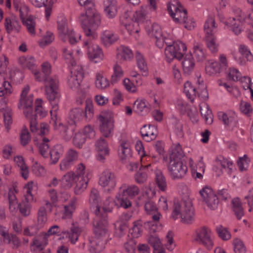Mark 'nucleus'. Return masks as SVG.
Instances as JSON below:
<instances>
[{
	"mask_svg": "<svg viewBox=\"0 0 253 253\" xmlns=\"http://www.w3.org/2000/svg\"><path fill=\"white\" fill-rule=\"evenodd\" d=\"M34 182L31 181L28 182L24 186V189L26 190L24 194L25 200L28 202H33L34 200V195L32 193V191L33 189Z\"/></svg>",
	"mask_w": 253,
	"mask_h": 253,
	"instance_id": "13d9d810",
	"label": "nucleus"
},
{
	"mask_svg": "<svg viewBox=\"0 0 253 253\" xmlns=\"http://www.w3.org/2000/svg\"><path fill=\"white\" fill-rule=\"evenodd\" d=\"M0 111L3 113L4 122L5 127L7 131L10 129V126L12 124V110L10 108L5 106L0 109Z\"/></svg>",
	"mask_w": 253,
	"mask_h": 253,
	"instance_id": "de8ad7c7",
	"label": "nucleus"
},
{
	"mask_svg": "<svg viewBox=\"0 0 253 253\" xmlns=\"http://www.w3.org/2000/svg\"><path fill=\"white\" fill-rule=\"evenodd\" d=\"M118 153L122 161L130 157L131 156V151L129 144L126 141H122L118 148Z\"/></svg>",
	"mask_w": 253,
	"mask_h": 253,
	"instance_id": "c9c22d12",
	"label": "nucleus"
},
{
	"mask_svg": "<svg viewBox=\"0 0 253 253\" xmlns=\"http://www.w3.org/2000/svg\"><path fill=\"white\" fill-rule=\"evenodd\" d=\"M156 182L157 186L162 191H166L167 188V184L166 178L161 171L156 173Z\"/></svg>",
	"mask_w": 253,
	"mask_h": 253,
	"instance_id": "5fc2aeb1",
	"label": "nucleus"
},
{
	"mask_svg": "<svg viewBox=\"0 0 253 253\" xmlns=\"http://www.w3.org/2000/svg\"><path fill=\"white\" fill-rule=\"evenodd\" d=\"M95 85L96 87L99 89H105L109 86V81L100 73H97L96 75Z\"/></svg>",
	"mask_w": 253,
	"mask_h": 253,
	"instance_id": "864d4df0",
	"label": "nucleus"
},
{
	"mask_svg": "<svg viewBox=\"0 0 253 253\" xmlns=\"http://www.w3.org/2000/svg\"><path fill=\"white\" fill-rule=\"evenodd\" d=\"M135 58L137 66L140 71L146 73L148 70V67L143 55L139 51H136Z\"/></svg>",
	"mask_w": 253,
	"mask_h": 253,
	"instance_id": "6e6d98bb",
	"label": "nucleus"
},
{
	"mask_svg": "<svg viewBox=\"0 0 253 253\" xmlns=\"http://www.w3.org/2000/svg\"><path fill=\"white\" fill-rule=\"evenodd\" d=\"M141 220H137L133 223V226L130 229V233L133 238L139 237L142 233L143 225Z\"/></svg>",
	"mask_w": 253,
	"mask_h": 253,
	"instance_id": "603ef678",
	"label": "nucleus"
},
{
	"mask_svg": "<svg viewBox=\"0 0 253 253\" xmlns=\"http://www.w3.org/2000/svg\"><path fill=\"white\" fill-rule=\"evenodd\" d=\"M200 112L201 115L204 119L206 123L207 124H211L212 122V115L211 111L207 107L204 108L201 107Z\"/></svg>",
	"mask_w": 253,
	"mask_h": 253,
	"instance_id": "69168bd1",
	"label": "nucleus"
},
{
	"mask_svg": "<svg viewBox=\"0 0 253 253\" xmlns=\"http://www.w3.org/2000/svg\"><path fill=\"white\" fill-rule=\"evenodd\" d=\"M29 90V85H26L23 88L18 105V108L23 110L25 117H29V115L33 114V95L28 96Z\"/></svg>",
	"mask_w": 253,
	"mask_h": 253,
	"instance_id": "9b49d317",
	"label": "nucleus"
},
{
	"mask_svg": "<svg viewBox=\"0 0 253 253\" xmlns=\"http://www.w3.org/2000/svg\"><path fill=\"white\" fill-rule=\"evenodd\" d=\"M85 142V137L84 135L80 132L76 133L73 138V143L78 148H81Z\"/></svg>",
	"mask_w": 253,
	"mask_h": 253,
	"instance_id": "338daca9",
	"label": "nucleus"
},
{
	"mask_svg": "<svg viewBox=\"0 0 253 253\" xmlns=\"http://www.w3.org/2000/svg\"><path fill=\"white\" fill-rule=\"evenodd\" d=\"M149 6H142L140 9L136 10L133 14L132 20H134L139 24V23H144L149 18Z\"/></svg>",
	"mask_w": 253,
	"mask_h": 253,
	"instance_id": "393cba45",
	"label": "nucleus"
},
{
	"mask_svg": "<svg viewBox=\"0 0 253 253\" xmlns=\"http://www.w3.org/2000/svg\"><path fill=\"white\" fill-rule=\"evenodd\" d=\"M196 236L194 240L201 244L210 250L213 246V242L211 237V230L205 226L197 229L196 230Z\"/></svg>",
	"mask_w": 253,
	"mask_h": 253,
	"instance_id": "2eb2a0df",
	"label": "nucleus"
},
{
	"mask_svg": "<svg viewBox=\"0 0 253 253\" xmlns=\"http://www.w3.org/2000/svg\"><path fill=\"white\" fill-rule=\"evenodd\" d=\"M182 65L184 73L190 74L194 70L195 61L191 54H186L182 62Z\"/></svg>",
	"mask_w": 253,
	"mask_h": 253,
	"instance_id": "72a5a7b5",
	"label": "nucleus"
},
{
	"mask_svg": "<svg viewBox=\"0 0 253 253\" xmlns=\"http://www.w3.org/2000/svg\"><path fill=\"white\" fill-rule=\"evenodd\" d=\"M143 158H141L142 163H143ZM150 166V164L145 166H143V164H142V167H144V168L140 169L139 171H138L135 175V180L137 183L142 184L146 181L147 178V174L146 172L144 171V168H148Z\"/></svg>",
	"mask_w": 253,
	"mask_h": 253,
	"instance_id": "8fccbe9b",
	"label": "nucleus"
},
{
	"mask_svg": "<svg viewBox=\"0 0 253 253\" xmlns=\"http://www.w3.org/2000/svg\"><path fill=\"white\" fill-rule=\"evenodd\" d=\"M144 209L147 214L152 215V219L154 221H159L161 214L158 211V208L152 201H148L145 203Z\"/></svg>",
	"mask_w": 253,
	"mask_h": 253,
	"instance_id": "2f4dec72",
	"label": "nucleus"
},
{
	"mask_svg": "<svg viewBox=\"0 0 253 253\" xmlns=\"http://www.w3.org/2000/svg\"><path fill=\"white\" fill-rule=\"evenodd\" d=\"M77 178L75 177L74 172L69 171L63 175L61 179L62 186L65 189L70 188L73 182H75Z\"/></svg>",
	"mask_w": 253,
	"mask_h": 253,
	"instance_id": "37998d69",
	"label": "nucleus"
},
{
	"mask_svg": "<svg viewBox=\"0 0 253 253\" xmlns=\"http://www.w3.org/2000/svg\"><path fill=\"white\" fill-rule=\"evenodd\" d=\"M84 76L83 68L80 65L74 66L71 69V75L68 79L69 87L79 94H84V92L80 89V84Z\"/></svg>",
	"mask_w": 253,
	"mask_h": 253,
	"instance_id": "9d476101",
	"label": "nucleus"
},
{
	"mask_svg": "<svg viewBox=\"0 0 253 253\" xmlns=\"http://www.w3.org/2000/svg\"><path fill=\"white\" fill-rule=\"evenodd\" d=\"M19 65L23 69H28L31 70L35 75L36 72H40L36 69L35 58L33 57H20L18 59Z\"/></svg>",
	"mask_w": 253,
	"mask_h": 253,
	"instance_id": "bb28decb",
	"label": "nucleus"
},
{
	"mask_svg": "<svg viewBox=\"0 0 253 253\" xmlns=\"http://www.w3.org/2000/svg\"><path fill=\"white\" fill-rule=\"evenodd\" d=\"M42 73L36 72L35 73V78L37 81L44 82V89L46 98L50 103L59 102L60 94L59 92V82L56 76L44 79L41 77Z\"/></svg>",
	"mask_w": 253,
	"mask_h": 253,
	"instance_id": "f03ea898",
	"label": "nucleus"
},
{
	"mask_svg": "<svg viewBox=\"0 0 253 253\" xmlns=\"http://www.w3.org/2000/svg\"><path fill=\"white\" fill-rule=\"evenodd\" d=\"M89 179L87 177L77 178L74 191L76 194H80L87 188Z\"/></svg>",
	"mask_w": 253,
	"mask_h": 253,
	"instance_id": "a19ab883",
	"label": "nucleus"
},
{
	"mask_svg": "<svg viewBox=\"0 0 253 253\" xmlns=\"http://www.w3.org/2000/svg\"><path fill=\"white\" fill-rule=\"evenodd\" d=\"M232 209L238 219H240L244 215L243 208L238 198H234L232 200Z\"/></svg>",
	"mask_w": 253,
	"mask_h": 253,
	"instance_id": "c03bdc74",
	"label": "nucleus"
},
{
	"mask_svg": "<svg viewBox=\"0 0 253 253\" xmlns=\"http://www.w3.org/2000/svg\"><path fill=\"white\" fill-rule=\"evenodd\" d=\"M82 233V228L74 223H72L70 231H67L68 238L71 244H75L78 241Z\"/></svg>",
	"mask_w": 253,
	"mask_h": 253,
	"instance_id": "58836bf2",
	"label": "nucleus"
},
{
	"mask_svg": "<svg viewBox=\"0 0 253 253\" xmlns=\"http://www.w3.org/2000/svg\"><path fill=\"white\" fill-rule=\"evenodd\" d=\"M8 198L9 201V210L11 213H15L18 209L21 214L24 217H27L31 214L32 202H28L24 200L21 201L19 204L18 200L14 194V191L10 189L8 193Z\"/></svg>",
	"mask_w": 253,
	"mask_h": 253,
	"instance_id": "0eeeda50",
	"label": "nucleus"
},
{
	"mask_svg": "<svg viewBox=\"0 0 253 253\" xmlns=\"http://www.w3.org/2000/svg\"><path fill=\"white\" fill-rule=\"evenodd\" d=\"M20 17L22 20L23 25L26 26L28 33L32 36L36 34L35 27L36 22L33 17L30 16L26 18L29 12L28 7L23 5L19 8Z\"/></svg>",
	"mask_w": 253,
	"mask_h": 253,
	"instance_id": "a211bd4d",
	"label": "nucleus"
},
{
	"mask_svg": "<svg viewBox=\"0 0 253 253\" xmlns=\"http://www.w3.org/2000/svg\"><path fill=\"white\" fill-rule=\"evenodd\" d=\"M193 53L198 61L202 62L206 58V55L204 51L202 43L197 42L193 47Z\"/></svg>",
	"mask_w": 253,
	"mask_h": 253,
	"instance_id": "a18cd8bd",
	"label": "nucleus"
},
{
	"mask_svg": "<svg viewBox=\"0 0 253 253\" xmlns=\"http://www.w3.org/2000/svg\"><path fill=\"white\" fill-rule=\"evenodd\" d=\"M185 43L180 41L173 42L165 48V55L168 62H170L173 59H181L186 51Z\"/></svg>",
	"mask_w": 253,
	"mask_h": 253,
	"instance_id": "f8f14e48",
	"label": "nucleus"
},
{
	"mask_svg": "<svg viewBox=\"0 0 253 253\" xmlns=\"http://www.w3.org/2000/svg\"><path fill=\"white\" fill-rule=\"evenodd\" d=\"M20 143L23 146L28 145L31 141V137L26 126H24L22 128L20 133Z\"/></svg>",
	"mask_w": 253,
	"mask_h": 253,
	"instance_id": "052dcab7",
	"label": "nucleus"
},
{
	"mask_svg": "<svg viewBox=\"0 0 253 253\" xmlns=\"http://www.w3.org/2000/svg\"><path fill=\"white\" fill-rule=\"evenodd\" d=\"M216 162L218 165H220L222 168L224 169H227V172L230 173L233 167L232 162L228 161L222 157H219L216 160Z\"/></svg>",
	"mask_w": 253,
	"mask_h": 253,
	"instance_id": "680f3d73",
	"label": "nucleus"
},
{
	"mask_svg": "<svg viewBox=\"0 0 253 253\" xmlns=\"http://www.w3.org/2000/svg\"><path fill=\"white\" fill-rule=\"evenodd\" d=\"M124 249L127 253H135L136 248V242L134 239L128 240L124 244Z\"/></svg>",
	"mask_w": 253,
	"mask_h": 253,
	"instance_id": "774afa93",
	"label": "nucleus"
},
{
	"mask_svg": "<svg viewBox=\"0 0 253 253\" xmlns=\"http://www.w3.org/2000/svg\"><path fill=\"white\" fill-rule=\"evenodd\" d=\"M84 46L87 50V54L90 60L97 63L103 59L104 55L102 49L92 40L84 41Z\"/></svg>",
	"mask_w": 253,
	"mask_h": 253,
	"instance_id": "dca6fc26",
	"label": "nucleus"
},
{
	"mask_svg": "<svg viewBox=\"0 0 253 253\" xmlns=\"http://www.w3.org/2000/svg\"><path fill=\"white\" fill-rule=\"evenodd\" d=\"M101 41L105 46H110L115 43L119 39L118 36L113 31L105 30L101 35Z\"/></svg>",
	"mask_w": 253,
	"mask_h": 253,
	"instance_id": "cd10ccee",
	"label": "nucleus"
},
{
	"mask_svg": "<svg viewBox=\"0 0 253 253\" xmlns=\"http://www.w3.org/2000/svg\"><path fill=\"white\" fill-rule=\"evenodd\" d=\"M140 133L143 139L147 142L154 140L158 134L157 128L151 125H144L141 128Z\"/></svg>",
	"mask_w": 253,
	"mask_h": 253,
	"instance_id": "b1692460",
	"label": "nucleus"
},
{
	"mask_svg": "<svg viewBox=\"0 0 253 253\" xmlns=\"http://www.w3.org/2000/svg\"><path fill=\"white\" fill-rule=\"evenodd\" d=\"M4 26L7 32L9 34L12 31L18 33L21 28L19 21L14 16L6 18Z\"/></svg>",
	"mask_w": 253,
	"mask_h": 253,
	"instance_id": "7c9ffc66",
	"label": "nucleus"
},
{
	"mask_svg": "<svg viewBox=\"0 0 253 253\" xmlns=\"http://www.w3.org/2000/svg\"><path fill=\"white\" fill-rule=\"evenodd\" d=\"M84 111L80 108L72 109L69 114L68 123L70 126H76L78 123L83 118Z\"/></svg>",
	"mask_w": 253,
	"mask_h": 253,
	"instance_id": "c756f323",
	"label": "nucleus"
},
{
	"mask_svg": "<svg viewBox=\"0 0 253 253\" xmlns=\"http://www.w3.org/2000/svg\"><path fill=\"white\" fill-rule=\"evenodd\" d=\"M95 217L93 221V231L94 236L103 239L108 232V216L105 212H101L100 209L96 207L94 211Z\"/></svg>",
	"mask_w": 253,
	"mask_h": 253,
	"instance_id": "423d86ee",
	"label": "nucleus"
},
{
	"mask_svg": "<svg viewBox=\"0 0 253 253\" xmlns=\"http://www.w3.org/2000/svg\"><path fill=\"white\" fill-rule=\"evenodd\" d=\"M184 156V153L179 143L176 144L172 148L171 154L170 155L169 160H182Z\"/></svg>",
	"mask_w": 253,
	"mask_h": 253,
	"instance_id": "49530a36",
	"label": "nucleus"
},
{
	"mask_svg": "<svg viewBox=\"0 0 253 253\" xmlns=\"http://www.w3.org/2000/svg\"><path fill=\"white\" fill-rule=\"evenodd\" d=\"M167 9L175 22L184 24L185 28L189 30L194 27V23L188 18L186 9L178 0H171L168 4Z\"/></svg>",
	"mask_w": 253,
	"mask_h": 253,
	"instance_id": "7ed1b4c3",
	"label": "nucleus"
},
{
	"mask_svg": "<svg viewBox=\"0 0 253 253\" xmlns=\"http://www.w3.org/2000/svg\"><path fill=\"white\" fill-rule=\"evenodd\" d=\"M104 11L110 18L114 17L117 13V2L116 0H105L104 1Z\"/></svg>",
	"mask_w": 253,
	"mask_h": 253,
	"instance_id": "c85d7f7f",
	"label": "nucleus"
},
{
	"mask_svg": "<svg viewBox=\"0 0 253 253\" xmlns=\"http://www.w3.org/2000/svg\"><path fill=\"white\" fill-rule=\"evenodd\" d=\"M64 152V148L60 144L55 145L50 151L49 156L52 163L56 164Z\"/></svg>",
	"mask_w": 253,
	"mask_h": 253,
	"instance_id": "ea45409f",
	"label": "nucleus"
},
{
	"mask_svg": "<svg viewBox=\"0 0 253 253\" xmlns=\"http://www.w3.org/2000/svg\"><path fill=\"white\" fill-rule=\"evenodd\" d=\"M200 194L202 197L203 201L211 210L217 209L219 205V199L212 189L205 186L200 191Z\"/></svg>",
	"mask_w": 253,
	"mask_h": 253,
	"instance_id": "4468645a",
	"label": "nucleus"
},
{
	"mask_svg": "<svg viewBox=\"0 0 253 253\" xmlns=\"http://www.w3.org/2000/svg\"><path fill=\"white\" fill-rule=\"evenodd\" d=\"M99 121V130L105 137L113 135L115 127L113 113L110 111H102L98 117Z\"/></svg>",
	"mask_w": 253,
	"mask_h": 253,
	"instance_id": "6e6552de",
	"label": "nucleus"
},
{
	"mask_svg": "<svg viewBox=\"0 0 253 253\" xmlns=\"http://www.w3.org/2000/svg\"><path fill=\"white\" fill-rule=\"evenodd\" d=\"M140 189L135 185L122 184L119 187L118 193L116 197L117 203L124 209L131 207L132 203L126 196L134 198L139 194Z\"/></svg>",
	"mask_w": 253,
	"mask_h": 253,
	"instance_id": "39448f33",
	"label": "nucleus"
},
{
	"mask_svg": "<svg viewBox=\"0 0 253 253\" xmlns=\"http://www.w3.org/2000/svg\"><path fill=\"white\" fill-rule=\"evenodd\" d=\"M115 205L113 199L110 197H108L103 202L102 209L99 207L101 212H105L107 214V212H110L112 211L113 207ZM96 206L94 207V210L95 209ZM97 207H99L98 206Z\"/></svg>",
	"mask_w": 253,
	"mask_h": 253,
	"instance_id": "4d7b16f0",
	"label": "nucleus"
},
{
	"mask_svg": "<svg viewBox=\"0 0 253 253\" xmlns=\"http://www.w3.org/2000/svg\"><path fill=\"white\" fill-rule=\"evenodd\" d=\"M113 73L111 76L110 82L112 84L118 83L124 76V71L121 66L116 62L113 66Z\"/></svg>",
	"mask_w": 253,
	"mask_h": 253,
	"instance_id": "79ce46f5",
	"label": "nucleus"
},
{
	"mask_svg": "<svg viewBox=\"0 0 253 253\" xmlns=\"http://www.w3.org/2000/svg\"><path fill=\"white\" fill-rule=\"evenodd\" d=\"M199 82V85L196 87L193 86L191 82L187 81L184 86V91L187 97L191 102H193L197 94L201 99L206 100L209 97L208 92L206 85L202 82V84Z\"/></svg>",
	"mask_w": 253,
	"mask_h": 253,
	"instance_id": "1a4fd4ad",
	"label": "nucleus"
},
{
	"mask_svg": "<svg viewBox=\"0 0 253 253\" xmlns=\"http://www.w3.org/2000/svg\"><path fill=\"white\" fill-rule=\"evenodd\" d=\"M99 184L105 188V190L108 192L113 191L117 184L115 174L110 170L103 171L99 178Z\"/></svg>",
	"mask_w": 253,
	"mask_h": 253,
	"instance_id": "6ab92c4d",
	"label": "nucleus"
},
{
	"mask_svg": "<svg viewBox=\"0 0 253 253\" xmlns=\"http://www.w3.org/2000/svg\"><path fill=\"white\" fill-rule=\"evenodd\" d=\"M49 140L47 138H43L42 141L39 144V150L40 154L44 158H47L49 155L50 150L48 144Z\"/></svg>",
	"mask_w": 253,
	"mask_h": 253,
	"instance_id": "3c124183",
	"label": "nucleus"
},
{
	"mask_svg": "<svg viewBox=\"0 0 253 253\" xmlns=\"http://www.w3.org/2000/svg\"><path fill=\"white\" fill-rule=\"evenodd\" d=\"M58 30L60 38L63 42L68 40L72 44L77 42L74 32L72 30H69L65 19H62L61 21H58Z\"/></svg>",
	"mask_w": 253,
	"mask_h": 253,
	"instance_id": "f3484780",
	"label": "nucleus"
},
{
	"mask_svg": "<svg viewBox=\"0 0 253 253\" xmlns=\"http://www.w3.org/2000/svg\"><path fill=\"white\" fill-rule=\"evenodd\" d=\"M133 109L134 112L143 116L150 111V106L146 100L137 99L133 104Z\"/></svg>",
	"mask_w": 253,
	"mask_h": 253,
	"instance_id": "a878e982",
	"label": "nucleus"
},
{
	"mask_svg": "<svg viewBox=\"0 0 253 253\" xmlns=\"http://www.w3.org/2000/svg\"><path fill=\"white\" fill-rule=\"evenodd\" d=\"M78 0L86 9L85 12L82 13L79 17L82 28L86 37L94 40L97 37L95 31L101 23L100 16L95 11L93 0Z\"/></svg>",
	"mask_w": 253,
	"mask_h": 253,
	"instance_id": "f257e3e1",
	"label": "nucleus"
},
{
	"mask_svg": "<svg viewBox=\"0 0 253 253\" xmlns=\"http://www.w3.org/2000/svg\"><path fill=\"white\" fill-rule=\"evenodd\" d=\"M205 36H215L217 31V27L215 26V21L213 18L209 17L206 21L204 27Z\"/></svg>",
	"mask_w": 253,
	"mask_h": 253,
	"instance_id": "e433bc0d",
	"label": "nucleus"
},
{
	"mask_svg": "<svg viewBox=\"0 0 253 253\" xmlns=\"http://www.w3.org/2000/svg\"><path fill=\"white\" fill-rule=\"evenodd\" d=\"M105 244L103 239L95 236L89 237L87 243L88 250L90 253H100L104 249Z\"/></svg>",
	"mask_w": 253,
	"mask_h": 253,
	"instance_id": "412c9836",
	"label": "nucleus"
},
{
	"mask_svg": "<svg viewBox=\"0 0 253 253\" xmlns=\"http://www.w3.org/2000/svg\"><path fill=\"white\" fill-rule=\"evenodd\" d=\"M95 146L97 152V159L101 162H104L106 157L109 155L107 142L105 139L101 137L96 141Z\"/></svg>",
	"mask_w": 253,
	"mask_h": 253,
	"instance_id": "aec40b11",
	"label": "nucleus"
},
{
	"mask_svg": "<svg viewBox=\"0 0 253 253\" xmlns=\"http://www.w3.org/2000/svg\"><path fill=\"white\" fill-rule=\"evenodd\" d=\"M204 41L206 46L212 53H216L218 51L219 46V43L216 36H205Z\"/></svg>",
	"mask_w": 253,
	"mask_h": 253,
	"instance_id": "f704fd0d",
	"label": "nucleus"
},
{
	"mask_svg": "<svg viewBox=\"0 0 253 253\" xmlns=\"http://www.w3.org/2000/svg\"><path fill=\"white\" fill-rule=\"evenodd\" d=\"M241 74L236 68H230L227 72V79L228 80L237 82L241 79Z\"/></svg>",
	"mask_w": 253,
	"mask_h": 253,
	"instance_id": "e2e57ef3",
	"label": "nucleus"
},
{
	"mask_svg": "<svg viewBox=\"0 0 253 253\" xmlns=\"http://www.w3.org/2000/svg\"><path fill=\"white\" fill-rule=\"evenodd\" d=\"M218 117L223 124L229 128L233 129L238 125L237 115L233 112L225 113L223 112L218 113Z\"/></svg>",
	"mask_w": 253,
	"mask_h": 253,
	"instance_id": "4be33fe9",
	"label": "nucleus"
},
{
	"mask_svg": "<svg viewBox=\"0 0 253 253\" xmlns=\"http://www.w3.org/2000/svg\"><path fill=\"white\" fill-rule=\"evenodd\" d=\"M242 57H237L234 56L235 59L241 65L246 64V61L252 62L253 60V55L251 51H248L241 55Z\"/></svg>",
	"mask_w": 253,
	"mask_h": 253,
	"instance_id": "0e129e2a",
	"label": "nucleus"
},
{
	"mask_svg": "<svg viewBox=\"0 0 253 253\" xmlns=\"http://www.w3.org/2000/svg\"><path fill=\"white\" fill-rule=\"evenodd\" d=\"M222 65L217 61L210 60L206 66L205 70L207 74L214 76L219 74L221 70Z\"/></svg>",
	"mask_w": 253,
	"mask_h": 253,
	"instance_id": "4c0bfd02",
	"label": "nucleus"
},
{
	"mask_svg": "<svg viewBox=\"0 0 253 253\" xmlns=\"http://www.w3.org/2000/svg\"><path fill=\"white\" fill-rule=\"evenodd\" d=\"M168 170L173 180L183 178L187 172V167L182 160H169Z\"/></svg>",
	"mask_w": 253,
	"mask_h": 253,
	"instance_id": "ddd939ff",
	"label": "nucleus"
},
{
	"mask_svg": "<svg viewBox=\"0 0 253 253\" xmlns=\"http://www.w3.org/2000/svg\"><path fill=\"white\" fill-rule=\"evenodd\" d=\"M76 200L75 198H72L70 200L69 204L64 206L63 218H70L72 217L73 212L76 209Z\"/></svg>",
	"mask_w": 253,
	"mask_h": 253,
	"instance_id": "09e8293b",
	"label": "nucleus"
},
{
	"mask_svg": "<svg viewBox=\"0 0 253 253\" xmlns=\"http://www.w3.org/2000/svg\"><path fill=\"white\" fill-rule=\"evenodd\" d=\"M180 217L181 221L186 224H191L194 220V208L191 203L174 201L171 217L176 220Z\"/></svg>",
	"mask_w": 253,
	"mask_h": 253,
	"instance_id": "20e7f679",
	"label": "nucleus"
},
{
	"mask_svg": "<svg viewBox=\"0 0 253 253\" xmlns=\"http://www.w3.org/2000/svg\"><path fill=\"white\" fill-rule=\"evenodd\" d=\"M59 102H53L50 103L52 105V109L50 110L51 119L50 121V124L54 127L55 129H58L61 126H63L60 119L57 117V111L58 110Z\"/></svg>",
	"mask_w": 253,
	"mask_h": 253,
	"instance_id": "473e14b6",
	"label": "nucleus"
},
{
	"mask_svg": "<svg viewBox=\"0 0 253 253\" xmlns=\"http://www.w3.org/2000/svg\"><path fill=\"white\" fill-rule=\"evenodd\" d=\"M47 220L45 208L44 207L40 208L38 213V225L40 228L43 226Z\"/></svg>",
	"mask_w": 253,
	"mask_h": 253,
	"instance_id": "bf43d9fd",
	"label": "nucleus"
},
{
	"mask_svg": "<svg viewBox=\"0 0 253 253\" xmlns=\"http://www.w3.org/2000/svg\"><path fill=\"white\" fill-rule=\"evenodd\" d=\"M48 244V238L44 232L41 233L35 237L31 243L32 250L34 252H40L43 250Z\"/></svg>",
	"mask_w": 253,
	"mask_h": 253,
	"instance_id": "5701e85b",
	"label": "nucleus"
}]
</instances>
